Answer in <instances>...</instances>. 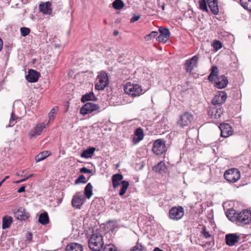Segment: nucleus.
I'll use <instances>...</instances> for the list:
<instances>
[{
  "instance_id": "f257e3e1",
  "label": "nucleus",
  "mask_w": 251,
  "mask_h": 251,
  "mask_svg": "<svg viewBox=\"0 0 251 251\" xmlns=\"http://www.w3.org/2000/svg\"><path fill=\"white\" fill-rule=\"evenodd\" d=\"M103 238L99 232H93L88 241L89 248L93 251H100L103 246Z\"/></svg>"
},
{
  "instance_id": "f03ea898",
  "label": "nucleus",
  "mask_w": 251,
  "mask_h": 251,
  "mask_svg": "<svg viewBox=\"0 0 251 251\" xmlns=\"http://www.w3.org/2000/svg\"><path fill=\"white\" fill-rule=\"evenodd\" d=\"M124 90L126 94L133 97L139 96L142 94L143 91L140 85L130 82L126 83L124 86Z\"/></svg>"
},
{
  "instance_id": "7ed1b4c3",
  "label": "nucleus",
  "mask_w": 251,
  "mask_h": 251,
  "mask_svg": "<svg viewBox=\"0 0 251 251\" xmlns=\"http://www.w3.org/2000/svg\"><path fill=\"white\" fill-rule=\"evenodd\" d=\"M108 84V78L107 73L101 72L97 76L95 88L98 90H103Z\"/></svg>"
},
{
  "instance_id": "20e7f679",
  "label": "nucleus",
  "mask_w": 251,
  "mask_h": 251,
  "mask_svg": "<svg viewBox=\"0 0 251 251\" xmlns=\"http://www.w3.org/2000/svg\"><path fill=\"white\" fill-rule=\"evenodd\" d=\"M237 221L243 225H248L251 223V211L243 210L237 213L235 216Z\"/></svg>"
},
{
  "instance_id": "39448f33",
  "label": "nucleus",
  "mask_w": 251,
  "mask_h": 251,
  "mask_svg": "<svg viewBox=\"0 0 251 251\" xmlns=\"http://www.w3.org/2000/svg\"><path fill=\"white\" fill-rule=\"evenodd\" d=\"M224 177L227 181L234 183L240 178V173L237 169H231L225 172Z\"/></svg>"
},
{
  "instance_id": "423d86ee",
  "label": "nucleus",
  "mask_w": 251,
  "mask_h": 251,
  "mask_svg": "<svg viewBox=\"0 0 251 251\" xmlns=\"http://www.w3.org/2000/svg\"><path fill=\"white\" fill-rule=\"evenodd\" d=\"M152 151L156 155H161L167 151L165 142L162 139L156 140L153 144Z\"/></svg>"
},
{
  "instance_id": "0eeeda50",
  "label": "nucleus",
  "mask_w": 251,
  "mask_h": 251,
  "mask_svg": "<svg viewBox=\"0 0 251 251\" xmlns=\"http://www.w3.org/2000/svg\"><path fill=\"white\" fill-rule=\"evenodd\" d=\"M184 212L181 206L173 207L169 211V217L173 220H180L184 215Z\"/></svg>"
},
{
  "instance_id": "6e6552de",
  "label": "nucleus",
  "mask_w": 251,
  "mask_h": 251,
  "mask_svg": "<svg viewBox=\"0 0 251 251\" xmlns=\"http://www.w3.org/2000/svg\"><path fill=\"white\" fill-rule=\"evenodd\" d=\"M100 109L99 105L91 102H87L80 109V113L83 116L97 111Z\"/></svg>"
},
{
  "instance_id": "1a4fd4ad",
  "label": "nucleus",
  "mask_w": 251,
  "mask_h": 251,
  "mask_svg": "<svg viewBox=\"0 0 251 251\" xmlns=\"http://www.w3.org/2000/svg\"><path fill=\"white\" fill-rule=\"evenodd\" d=\"M193 119V115L186 112L180 116L177 124L181 127L188 126L191 124Z\"/></svg>"
},
{
  "instance_id": "9d476101",
  "label": "nucleus",
  "mask_w": 251,
  "mask_h": 251,
  "mask_svg": "<svg viewBox=\"0 0 251 251\" xmlns=\"http://www.w3.org/2000/svg\"><path fill=\"white\" fill-rule=\"evenodd\" d=\"M199 59V55H195L190 59L186 60L184 66L187 72L191 73L194 68L197 67Z\"/></svg>"
},
{
  "instance_id": "9b49d317",
  "label": "nucleus",
  "mask_w": 251,
  "mask_h": 251,
  "mask_svg": "<svg viewBox=\"0 0 251 251\" xmlns=\"http://www.w3.org/2000/svg\"><path fill=\"white\" fill-rule=\"evenodd\" d=\"M227 98L226 94L224 91H219L217 93L212 101L214 105H220L224 103Z\"/></svg>"
},
{
  "instance_id": "f8f14e48",
  "label": "nucleus",
  "mask_w": 251,
  "mask_h": 251,
  "mask_svg": "<svg viewBox=\"0 0 251 251\" xmlns=\"http://www.w3.org/2000/svg\"><path fill=\"white\" fill-rule=\"evenodd\" d=\"M219 128L221 130V136L223 137L226 138L233 134L232 128L228 124H222Z\"/></svg>"
},
{
  "instance_id": "ddd939ff",
  "label": "nucleus",
  "mask_w": 251,
  "mask_h": 251,
  "mask_svg": "<svg viewBox=\"0 0 251 251\" xmlns=\"http://www.w3.org/2000/svg\"><path fill=\"white\" fill-rule=\"evenodd\" d=\"M225 240L227 245L233 246L240 240V237L236 233H229L226 235Z\"/></svg>"
},
{
  "instance_id": "4468645a",
  "label": "nucleus",
  "mask_w": 251,
  "mask_h": 251,
  "mask_svg": "<svg viewBox=\"0 0 251 251\" xmlns=\"http://www.w3.org/2000/svg\"><path fill=\"white\" fill-rule=\"evenodd\" d=\"M160 35L157 37V40L159 42H166L168 40L170 33L169 30L167 28L160 27L159 29Z\"/></svg>"
},
{
  "instance_id": "2eb2a0df",
  "label": "nucleus",
  "mask_w": 251,
  "mask_h": 251,
  "mask_svg": "<svg viewBox=\"0 0 251 251\" xmlns=\"http://www.w3.org/2000/svg\"><path fill=\"white\" fill-rule=\"evenodd\" d=\"M84 199L83 196L75 195L72 200V206L75 208L80 209L84 203Z\"/></svg>"
},
{
  "instance_id": "dca6fc26",
  "label": "nucleus",
  "mask_w": 251,
  "mask_h": 251,
  "mask_svg": "<svg viewBox=\"0 0 251 251\" xmlns=\"http://www.w3.org/2000/svg\"><path fill=\"white\" fill-rule=\"evenodd\" d=\"M51 4L50 1L42 2L39 4L40 11L44 14L50 15L52 13Z\"/></svg>"
},
{
  "instance_id": "f3484780",
  "label": "nucleus",
  "mask_w": 251,
  "mask_h": 251,
  "mask_svg": "<svg viewBox=\"0 0 251 251\" xmlns=\"http://www.w3.org/2000/svg\"><path fill=\"white\" fill-rule=\"evenodd\" d=\"M223 113L222 109L218 108L216 107H210L208 114V115L213 119H218L219 118Z\"/></svg>"
},
{
  "instance_id": "a211bd4d",
  "label": "nucleus",
  "mask_w": 251,
  "mask_h": 251,
  "mask_svg": "<svg viewBox=\"0 0 251 251\" xmlns=\"http://www.w3.org/2000/svg\"><path fill=\"white\" fill-rule=\"evenodd\" d=\"M39 73L37 71L30 69L28 71V75L26 76V79L29 82H35L38 81Z\"/></svg>"
},
{
  "instance_id": "6ab92c4d",
  "label": "nucleus",
  "mask_w": 251,
  "mask_h": 251,
  "mask_svg": "<svg viewBox=\"0 0 251 251\" xmlns=\"http://www.w3.org/2000/svg\"><path fill=\"white\" fill-rule=\"evenodd\" d=\"M46 127V125L43 123L38 124L30 132V135L31 137L40 135L42 130Z\"/></svg>"
},
{
  "instance_id": "aec40b11",
  "label": "nucleus",
  "mask_w": 251,
  "mask_h": 251,
  "mask_svg": "<svg viewBox=\"0 0 251 251\" xmlns=\"http://www.w3.org/2000/svg\"><path fill=\"white\" fill-rule=\"evenodd\" d=\"M228 82L227 77L224 75H222L218 78L215 86L218 89H223L227 86Z\"/></svg>"
},
{
  "instance_id": "412c9836",
  "label": "nucleus",
  "mask_w": 251,
  "mask_h": 251,
  "mask_svg": "<svg viewBox=\"0 0 251 251\" xmlns=\"http://www.w3.org/2000/svg\"><path fill=\"white\" fill-rule=\"evenodd\" d=\"M144 136L143 129L140 128H137L134 132L132 140L134 144H137L141 141Z\"/></svg>"
},
{
  "instance_id": "4be33fe9",
  "label": "nucleus",
  "mask_w": 251,
  "mask_h": 251,
  "mask_svg": "<svg viewBox=\"0 0 251 251\" xmlns=\"http://www.w3.org/2000/svg\"><path fill=\"white\" fill-rule=\"evenodd\" d=\"M207 4L210 11L214 15H217L219 13V7L218 5V0H206Z\"/></svg>"
},
{
  "instance_id": "5701e85b",
  "label": "nucleus",
  "mask_w": 251,
  "mask_h": 251,
  "mask_svg": "<svg viewBox=\"0 0 251 251\" xmlns=\"http://www.w3.org/2000/svg\"><path fill=\"white\" fill-rule=\"evenodd\" d=\"M15 216L18 220H25L29 217V214L25 212L24 208H20L15 213Z\"/></svg>"
},
{
  "instance_id": "b1692460",
  "label": "nucleus",
  "mask_w": 251,
  "mask_h": 251,
  "mask_svg": "<svg viewBox=\"0 0 251 251\" xmlns=\"http://www.w3.org/2000/svg\"><path fill=\"white\" fill-rule=\"evenodd\" d=\"M123 179V176L121 174H116L112 177L113 187L114 188L118 187L121 183L120 181Z\"/></svg>"
},
{
  "instance_id": "393cba45",
  "label": "nucleus",
  "mask_w": 251,
  "mask_h": 251,
  "mask_svg": "<svg viewBox=\"0 0 251 251\" xmlns=\"http://www.w3.org/2000/svg\"><path fill=\"white\" fill-rule=\"evenodd\" d=\"M82 246L76 243L69 244L66 248V251H82Z\"/></svg>"
},
{
  "instance_id": "a878e982",
  "label": "nucleus",
  "mask_w": 251,
  "mask_h": 251,
  "mask_svg": "<svg viewBox=\"0 0 251 251\" xmlns=\"http://www.w3.org/2000/svg\"><path fill=\"white\" fill-rule=\"evenodd\" d=\"M13 222V219L11 216H6L2 219V228L4 229L10 227Z\"/></svg>"
},
{
  "instance_id": "bb28decb",
  "label": "nucleus",
  "mask_w": 251,
  "mask_h": 251,
  "mask_svg": "<svg viewBox=\"0 0 251 251\" xmlns=\"http://www.w3.org/2000/svg\"><path fill=\"white\" fill-rule=\"evenodd\" d=\"M39 222L43 225H45L49 223V218L48 213L45 212L41 213L39 217Z\"/></svg>"
},
{
  "instance_id": "cd10ccee",
  "label": "nucleus",
  "mask_w": 251,
  "mask_h": 251,
  "mask_svg": "<svg viewBox=\"0 0 251 251\" xmlns=\"http://www.w3.org/2000/svg\"><path fill=\"white\" fill-rule=\"evenodd\" d=\"M218 69L217 66H213L211 69V72L210 75H208V79L210 81L214 80L216 77H217L218 75Z\"/></svg>"
},
{
  "instance_id": "c85d7f7f",
  "label": "nucleus",
  "mask_w": 251,
  "mask_h": 251,
  "mask_svg": "<svg viewBox=\"0 0 251 251\" xmlns=\"http://www.w3.org/2000/svg\"><path fill=\"white\" fill-rule=\"evenodd\" d=\"M92 189H93V186L90 183H88L85 187V189H84L85 196L88 199H89L93 195Z\"/></svg>"
},
{
  "instance_id": "c756f323",
  "label": "nucleus",
  "mask_w": 251,
  "mask_h": 251,
  "mask_svg": "<svg viewBox=\"0 0 251 251\" xmlns=\"http://www.w3.org/2000/svg\"><path fill=\"white\" fill-rule=\"evenodd\" d=\"M96 151V148L94 147L89 148L83 151L81 154V157H92L93 155L94 151Z\"/></svg>"
},
{
  "instance_id": "7c9ffc66",
  "label": "nucleus",
  "mask_w": 251,
  "mask_h": 251,
  "mask_svg": "<svg viewBox=\"0 0 251 251\" xmlns=\"http://www.w3.org/2000/svg\"><path fill=\"white\" fill-rule=\"evenodd\" d=\"M96 100V97L93 92L86 94L83 95L81 98V101L83 102L88 100Z\"/></svg>"
},
{
  "instance_id": "2f4dec72",
  "label": "nucleus",
  "mask_w": 251,
  "mask_h": 251,
  "mask_svg": "<svg viewBox=\"0 0 251 251\" xmlns=\"http://www.w3.org/2000/svg\"><path fill=\"white\" fill-rule=\"evenodd\" d=\"M122 188L121 189L119 193L120 196L124 195L126 192L127 188L129 186V183L126 180H123L121 182Z\"/></svg>"
},
{
  "instance_id": "473e14b6",
  "label": "nucleus",
  "mask_w": 251,
  "mask_h": 251,
  "mask_svg": "<svg viewBox=\"0 0 251 251\" xmlns=\"http://www.w3.org/2000/svg\"><path fill=\"white\" fill-rule=\"evenodd\" d=\"M166 167L165 166L164 163L162 161L158 163L153 168V170L155 172H159V173H161L162 171H164Z\"/></svg>"
},
{
  "instance_id": "72a5a7b5",
  "label": "nucleus",
  "mask_w": 251,
  "mask_h": 251,
  "mask_svg": "<svg viewBox=\"0 0 251 251\" xmlns=\"http://www.w3.org/2000/svg\"><path fill=\"white\" fill-rule=\"evenodd\" d=\"M240 2L244 9L251 12V0H240Z\"/></svg>"
},
{
  "instance_id": "f704fd0d",
  "label": "nucleus",
  "mask_w": 251,
  "mask_h": 251,
  "mask_svg": "<svg viewBox=\"0 0 251 251\" xmlns=\"http://www.w3.org/2000/svg\"><path fill=\"white\" fill-rule=\"evenodd\" d=\"M113 7L117 10L123 8L124 6V3L122 0H115L112 3Z\"/></svg>"
},
{
  "instance_id": "c9c22d12",
  "label": "nucleus",
  "mask_w": 251,
  "mask_h": 251,
  "mask_svg": "<svg viewBox=\"0 0 251 251\" xmlns=\"http://www.w3.org/2000/svg\"><path fill=\"white\" fill-rule=\"evenodd\" d=\"M199 8L203 11H205L207 13L208 12V9L207 6V2L206 0H200L199 1Z\"/></svg>"
},
{
  "instance_id": "e433bc0d",
  "label": "nucleus",
  "mask_w": 251,
  "mask_h": 251,
  "mask_svg": "<svg viewBox=\"0 0 251 251\" xmlns=\"http://www.w3.org/2000/svg\"><path fill=\"white\" fill-rule=\"evenodd\" d=\"M158 35L157 31H151L149 34L146 35L144 39L146 41H149L154 38Z\"/></svg>"
},
{
  "instance_id": "4c0bfd02",
  "label": "nucleus",
  "mask_w": 251,
  "mask_h": 251,
  "mask_svg": "<svg viewBox=\"0 0 251 251\" xmlns=\"http://www.w3.org/2000/svg\"><path fill=\"white\" fill-rule=\"evenodd\" d=\"M17 117L15 115L14 112H12L11 114V118L9 120V126H12L17 123Z\"/></svg>"
},
{
  "instance_id": "58836bf2",
  "label": "nucleus",
  "mask_w": 251,
  "mask_h": 251,
  "mask_svg": "<svg viewBox=\"0 0 251 251\" xmlns=\"http://www.w3.org/2000/svg\"><path fill=\"white\" fill-rule=\"evenodd\" d=\"M57 109V107L56 108H53L51 110L50 112L49 113V115H48L49 118V123L51 121H52L54 119L55 115L56 113Z\"/></svg>"
},
{
  "instance_id": "ea45409f",
  "label": "nucleus",
  "mask_w": 251,
  "mask_h": 251,
  "mask_svg": "<svg viewBox=\"0 0 251 251\" xmlns=\"http://www.w3.org/2000/svg\"><path fill=\"white\" fill-rule=\"evenodd\" d=\"M20 32L21 35L25 37L29 34L30 30L28 27H22L20 28Z\"/></svg>"
},
{
  "instance_id": "a19ab883",
  "label": "nucleus",
  "mask_w": 251,
  "mask_h": 251,
  "mask_svg": "<svg viewBox=\"0 0 251 251\" xmlns=\"http://www.w3.org/2000/svg\"><path fill=\"white\" fill-rule=\"evenodd\" d=\"M87 181V180L86 179L85 177L83 175H81L79 176V177L76 179L75 181V184H79L80 183H86Z\"/></svg>"
},
{
  "instance_id": "79ce46f5",
  "label": "nucleus",
  "mask_w": 251,
  "mask_h": 251,
  "mask_svg": "<svg viewBox=\"0 0 251 251\" xmlns=\"http://www.w3.org/2000/svg\"><path fill=\"white\" fill-rule=\"evenodd\" d=\"M213 47L214 50H218L222 48V44L220 41H215L213 43Z\"/></svg>"
},
{
  "instance_id": "37998d69",
  "label": "nucleus",
  "mask_w": 251,
  "mask_h": 251,
  "mask_svg": "<svg viewBox=\"0 0 251 251\" xmlns=\"http://www.w3.org/2000/svg\"><path fill=\"white\" fill-rule=\"evenodd\" d=\"M144 247L139 243H137L134 247L131 249L130 251H143Z\"/></svg>"
},
{
  "instance_id": "c03bdc74",
  "label": "nucleus",
  "mask_w": 251,
  "mask_h": 251,
  "mask_svg": "<svg viewBox=\"0 0 251 251\" xmlns=\"http://www.w3.org/2000/svg\"><path fill=\"white\" fill-rule=\"evenodd\" d=\"M103 251H116L114 247L112 244L106 245L104 246Z\"/></svg>"
},
{
  "instance_id": "a18cd8bd",
  "label": "nucleus",
  "mask_w": 251,
  "mask_h": 251,
  "mask_svg": "<svg viewBox=\"0 0 251 251\" xmlns=\"http://www.w3.org/2000/svg\"><path fill=\"white\" fill-rule=\"evenodd\" d=\"M51 155V154L50 151H45L39 153V154L37 155V157H49Z\"/></svg>"
},
{
  "instance_id": "49530a36",
  "label": "nucleus",
  "mask_w": 251,
  "mask_h": 251,
  "mask_svg": "<svg viewBox=\"0 0 251 251\" xmlns=\"http://www.w3.org/2000/svg\"><path fill=\"white\" fill-rule=\"evenodd\" d=\"M202 233L203 234L204 237L206 238H209L211 236L209 233L206 230L205 227L203 228Z\"/></svg>"
},
{
  "instance_id": "de8ad7c7",
  "label": "nucleus",
  "mask_w": 251,
  "mask_h": 251,
  "mask_svg": "<svg viewBox=\"0 0 251 251\" xmlns=\"http://www.w3.org/2000/svg\"><path fill=\"white\" fill-rule=\"evenodd\" d=\"M80 172L82 173L87 174V173H91L92 171L90 169H88L86 168L83 167L80 169Z\"/></svg>"
},
{
  "instance_id": "09e8293b",
  "label": "nucleus",
  "mask_w": 251,
  "mask_h": 251,
  "mask_svg": "<svg viewBox=\"0 0 251 251\" xmlns=\"http://www.w3.org/2000/svg\"><path fill=\"white\" fill-rule=\"evenodd\" d=\"M140 17V16H135L133 17L130 20V22L134 23V22L138 21Z\"/></svg>"
},
{
  "instance_id": "8fccbe9b",
  "label": "nucleus",
  "mask_w": 251,
  "mask_h": 251,
  "mask_svg": "<svg viewBox=\"0 0 251 251\" xmlns=\"http://www.w3.org/2000/svg\"><path fill=\"white\" fill-rule=\"evenodd\" d=\"M25 191V186H22L18 190V193H22Z\"/></svg>"
},
{
  "instance_id": "3c124183",
  "label": "nucleus",
  "mask_w": 251,
  "mask_h": 251,
  "mask_svg": "<svg viewBox=\"0 0 251 251\" xmlns=\"http://www.w3.org/2000/svg\"><path fill=\"white\" fill-rule=\"evenodd\" d=\"M3 47V41L1 38H0V51L1 50Z\"/></svg>"
},
{
  "instance_id": "603ef678",
  "label": "nucleus",
  "mask_w": 251,
  "mask_h": 251,
  "mask_svg": "<svg viewBox=\"0 0 251 251\" xmlns=\"http://www.w3.org/2000/svg\"><path fill=\"white\" fill-rule=\"evenodd\" d=\"M27 179V178H24L23 179H22L17 182V183H21L24 181H26Z\"/></svg>"
},
{
  "instance_id": "864d4df0",
  "label": "nucleus",
  "mask_w": 251,
  "mask_h": 251,
  "mask_svg": "<svg viewBox=\"0 0 251 251\" xmlns=\"http://www.w3.org/2000/svg\"><path fill=\"white\" fill-rule=\"evenodd\" d=\"M46 158H39L38 159H36V162L37 163L38 162H40L43 160H44V159H45Z\"/></svg>"
},
{
  "instance_id": "5fc2aeb1",
  "label": "nucleus",
  "mask_w": 251,
  "mask_h": 251,
  "mask_svg": "<svg viewBox=\"0 0 251 251\" xmlns=\"http://www.w3.org/2000/svg\"><path fill=\"white\" fill-rule=\"evenodd\" d=\"M153 251H164L159 249V248L156 247L153 250Z\"/></svg>"
},
{
  "instance_id": "6e6d98bb",
  "label": "nucleus",
  "mask_w": 251,
  "mask_h": 251,
  "mask_svg": "<svg viewBox=\"0 0 251 251\" xmlns=\"http://www.w3.org/2000/svg\"><path fill=\"white\" fill-rule=\"evenodd\" d=\"M118 34H119V32H118V31H117V30H115V31H114V32H113V35H114V36H117Z\"/></svg>"
},
{
  "instance_id": "4d7b16f0",
  "label": "nucleus",
  "mask_w": 251,
  "mask_h": 251,
  "mask_svg": "<svg viewBox=\"0 0 251 251\" xmlns=\"http://www.w3.org/2000/svg\"><path fill=\"white\" fill-rule=\"evenodd\" d=\"M22 2L24 3H26L28 1V0H22Z\"/></svg>"
},
{
  "instance_id": "13d9d810",
  "label": "nucleus",
  "mask_w": 251,
  "mask_h": 251,
  "mask_svg": "<svg viewBox=\"0 0 251 251\" xmlns=\"http://www.w3.org/2000/svg\"><path fill=\"white\" fill-rule=\"evenodd\" d=\"M29 236H30V237H27V239H30H30H31V236H32V235H31V233H29Z\"/></svg>"
},
{
  "instance_id": "bf43d9fd",
  "label": "nucleus",
  "mask_w": 251,
  "mask_h": 251,
  "mask_svg": "<svg viewBox=\"0 0 251 251\" xmlns=\"http://www.w3.org/2000/svg\"><path fill=\"white\" fill-rule=\"evenodd\" d=\"M161 8H162V9L163 10H164L165 9V5L164 4H163L162 6H161Z\"/></svg>"
},
{
  "instance_id": "052dcab7",
  "label": "nucleus",
  "mask_w": 251,
  "mask_h": 251,
  "mask_svg": "<svg viewBox=\"0 0 251 251\" xmlns=\"http://www.w3.org/2000/svg\"><path fill=\"white\" fill-rule=\"evenodd\" d=\"M8 178H9V176H6L5 177V178L2 180H4V182L5 181V180L7 179Z\"/></svg>"
},
{
  "instance_id": "680f3d73",
  "label": "nucleus",
  "mask_w": 251,
  "mask_h": 251,
  "mask_svg": "<svg viewBox=\"0 0 251 251\" xmlns=\"http://www.w3.org/2000/svg\"><path fill=\"white\" fill-rule=\"evenodd\" d=\"M34 176H35L34 174H32L30 175V176H31V177Z\"/></svg>"
},
{
  "instance_id": "e2e57ef3",
  "label": "nucleus",
  "mask_w": 251,
  "mask_h": 251,
  "mask_svg": "<svg viewBox=\"0 0 251 251\" xmlns=\"http://www.w3.org/2000/svg\"><path fill=\"white\" fill-rule=\"evenodd\" d=\"M30 177H31V176H30V175H29V176H27V177H26L25 178H27V179H28Z\"/></svg>"
},
{
  "instance_id": "0e129e2a",
  "label": "nucleus",
  "mask_w": 251,
  "mask_h": 251,
  "mask_svg": "<svg viewBox=\"0 0 251 251\" xmlns=\"http://www.w3.org/2000/svg\"><path fill=\"white\" fill-rule=\"evenodd\" d=\"M143 167V165L142 164V165H141V167H140V168H140V169H141V168H142Z\"/></svg>"
}]
</instances>
